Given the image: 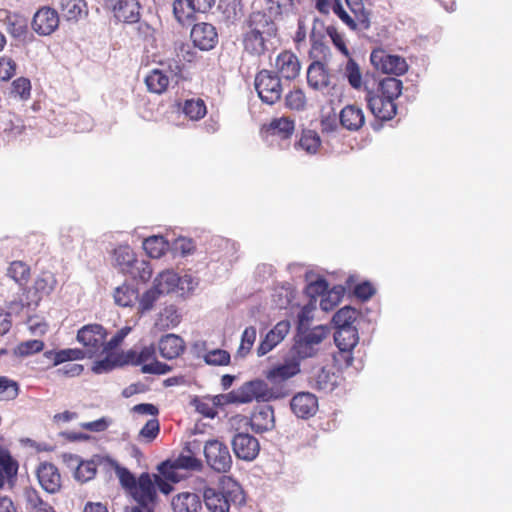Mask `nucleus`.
<instances>
[{"mask_svg": "<svg viewBox=\"0 0 512 512\" xmlns=\"http://www.w3.org/2000/svg\"><path fill=\"white\" fill-rule=\"evenodd\" d=\"M138 296V291L127 284L117 287L113 294L115 303L121 307H132Z\"/></svg>", "mask_w": 512, "mask_h": 512, "instance_id": "37998d69", "label": "nucleus"}, {"mask_svg": "<svg viewBox=\"0 0 512 512\" xmlns=\"http://www.w3.org/2000/svg\"><path fill=\"white\" fill-rule=\"evenodd\" d=\"M294 130L295 121L288 116L273 118L261 127V133L266 137H277L281 140L291 138Z\"/></svg>", "mask_w": 512, "mask_h": 512, "instance_id": "a211bd4d", "label": "nucleus"}, {"mask_svg": "<svg viewBox=\"0 0 512 512\" xmlns=\"http://www.w3.org/2000/svg\"><path fill=\"white\" fill-rule=\"evenodd\" d=\"M192 350L195 356L202 358L206 365L228 366L231 363V355L227 350L220 348L208 349L207 342L204 340L193 343Z\"/></svg>", "mask_w": 512, "mask_h": 512, "instance_id": "4468645a", "label": "nucleus"}, {"mask_svg": "<svg viewBox=\"0 0 512 512\" xmlns=\"http://www.w3.org/2000/svg\"><path fill=\"white\" fill-rule=\"evenodd\" d=\"M202 496L209 512H230L232 506H240L246 500L242 486L229 476H222L214 486H205Z\"/></svg>", "mask_w": 512, "mask_h": 512, "instance_id": "20e7f679", "label": "nucleus"}, {"mask_svg": "<svg viewBox=\"0 0 512 512\" xmlns=\"http://www.w3.org/2000/svg\"><path fill=\"white\" fill-rule=\"evenodd\" d=\"M180 277L177 273L167 270L161 272L154 280V288L160 294L173 292L179 285Z\"/></svg>", "mask_w": 512, "mask_h": 512, "instance_id": "a19ab883", "label": "nucleus"}, {"mask_svg": "<svg viewBox=\"0 0 512 512\" xmlns=\"http://www.w3.org/2000/svg\"><path fill=\"white\" fill-rule=\"evenodd\" d=\"M328 290V283L325 279L319 278L308 284L306 293L309 297L316 299L317 296H324Z\"/></svg>", "mask_w": 512, "mask_h": 512, "instance_id": "69168bd1", "label": "nucleus"}, {"mask_svg": "<svg viewBox=\"0 0 512 512\" xmlns=\"http://www.w3.org/2000/svg\"><path fill=\"white\" fill-rule=\"evenodd\" d=\"M299 372L300 363L297 359L293 358L269 370L266 377L272 382H281L290 379Z\"/></svg>", "mask_w": 512, "mask_h": 512, "instance_id": "72a5a7b5", "label": "nucleus"}, {"mask_svg": "<svg viewBox=\"0 0 512 512\" xmlns=\"http://www.w3.org/2000/svg\"><path fill=\"white\" fill-rule=\"evenodd\" d=\"M32 85L27 77H18L11 82L9 87V96L18 98L21 101H27L31 98Z\"/></svg>", "mask_w": 512, "mask_h": 512, "instance_id": "79ce46f5", "label": "nucleus"}, {"mask_svg": "<svg viewBox=\"0 0 512 512\" xmlns=\"http://www.w3.org/2000/svg\"><path fill=\"white\" fill-rule=\"evenodd\" d=\"M284 104L287 109L299 112L307 108L308 100L302 89L293 88L285 95Z\"/></svg>", "mask_w": 512, "mask_h": 512, "instance_id": "a18cd8bd", "label": "nucleus"}, {"mask_svg": "<svg viewBox=\"0 0 512 512\" xmlns=\"http://www.w3.org/2000/svg\"><path fill=\"white\" fill-rule=\"evenodd\" d=\"M174 512H198L202 505L200 497L193 492H181L172 498Z\"/></svg>", "mask_w": 512, "mask_h": 512, "instance_id": "c756f323", "label": "nucleus"}, {"mask_svg": "<svg viewBox=\"0 0 512 512\" xmlns=\"http://www.w3.org/2000/svg\"><path fill=\"white\" fill-rule=\"evenodd\" d=\"M107 338V331L97 323L87 324L77 331L76 339L86 351L92 356L104 351V341Z\"/></svg>", "mask_w": 512, "mask_h": 512, "instance_id": "f8f14e48", "label": "nucleus"}, {"mask_svg": "<svg viewBox=\"0 0 512 512\" xmlns=\"http://www.w3.org/2000/svg\"><path fill=\"white\" fill-rule=\"evenodd\" d=\"M107 458L108 457L97 456V461L95 459L80 461L75 470V478L81 482L92 480L96 476L97 466L99 464L107 463L110 465Z\"/></svg>", "mask_w": 512, "mask_h": 512, "instance_id": "58836bf2", "label": "nucleus"}, {"mask_svg": "<svg viewBox=\"0 0 512 512\" xmlns=\"http://www.w3.org/2000/svg\"><path fill=\"white\" fill-rule=\"evenodd\" d=\"M273 14L253 11L243 23L242 47L245 53L260 57L268 51V44L278 35V27Z\"/></svg>", "mask_w": 512, "mask_h": 512, "instance_id": "f03ea898", "label": "nucleus"}, {"mask_svg": "<svg viewBox=\"0 0 512 512\" xmlns=\"http://www.w3.org/2000/svg\"><path fill=\"white\" fill-rule=\"evenodd\" d=\"M358 316V311L350 306L339 309L333 316L332 321L336 328L355 327L353 324Z\"/></svg>", "mask_w": 512, "mask_h": 512, "instance_id": "8fccbe9b", "label": "nucleus"}, {"mask_svg": "<svg viewBox=\"0 0 512 512\" xmlns=\"http://www.w3.org/2000/svg\"><path fill=\"white\" fill-rule=\"evenodd\" d=\"M334 340L341 351L352 350L359 341L356 327L336 328Z\"/></svg>", "mask_w": 512, "mask_h": 512, "instance_id": "4c0bfd02", "label": "nucleus"}, {"mask_svg": "<svg viewBox=\"0 0 512 512\" xmlns=\"http://www.w3.org/2000/svg\"><path fill=\"white\" fill-rule=\"evenodd\" d=\"M275 70L279 77L286 80L296 79L301 70V63L296 54L290 50L281 51L275 59Z\"/></svg>", "mask_w": 512, "mask_h": 512, "instance_id": "f3484780", "label": "nucleus"}, {"mask_svg": "<svg viewBox=\"0 0 512 512\" xmlns=\"http://www.w3.org/2000/svg\"><path fill=\"white\" fill-rule=\"evenodd\" d=\"M254 86L259 98L266 104L273 105L281 99L283 89L280 77L270 70L259 71Z\"/></svg>", "mask_w": 512, "mask_h": 512, "instance_id": "6e6552de", "label": "nucleus"}, {"mask_svg": "<svg viewBox=\"0 0 512 512\" xmlns=\"http://www.w3.org/2000/svg\"><path fill=\"white\" fill-rule=\"evenodd\" d=\"M131 332V327L125 326L119 329L108 341H104L103 352H116L115 350L123 343L125 337Z\"/></svg>", "mask_w": 512, "mask_h": 512, "instance_id": "680f3d73", "label": "nucleus"}, {"mask_svg": "<svg viewBox=\"0 0 512 512\" xmlns=\"http://www.w3.org/2000/svg\"><path fill=\"white\" fill-rule=\"evenodd\" d=\"M329 329L325 326H316L309 330L298 331L293 351L299 359L313 357L319 350V345L328 336Z\"/></svg>", "mask_w": 512, "mask_h": 512, "instance_id": "0eeeda50", "label": "nucleus"}, {"mask_svg": "<svg viewBox=\"0 0 512 512\" xmlns=\"http://www.w3.org/2000/svg\"><path fill=\"white\" fill-rule=\"evenodd\" d=\"M227 398L231 403H249L253 400L267 402L278 398V394L264 380L255 379L231 391Z\"/></svg>", "mask_w": 512, "mask_h": 512, "instance_id": "423d86ee", "label": "nucleus"}, {"mask_svg": "<svg viewBox=\"0 0 512 512\" xmlns=\"http://www.w3.org/2000/svg\"><path fill=\"white\" fill-rule=\"evenodd\" d=\"M252 430L263 433L274 427V411L272 407L265 406L253 412L249 420Z\"/></svg>", "mask_w": 512, "mask_h": 512, "instance_id": "7c9ffc66", "label": "nucleus"}, {"mask_svg": "<svg viewBox=\"0 0 512 512\" xmlns=\"http://www.w3.org/2000/svg\"><path fill=\"white\" fill-rule=\"evenodd\" d=\"M340 124L349 131H358L365 124V115L357 105H346L339 115Z\"/></svg>", "mask_w": 512, "mask_h": 512, "instance_id": "a878e982", "label": "nucleus"}, {"mask_svg": "<svg viewBox=\"0 0 512 512\" xmlns=\"http://www.w3.org/2000/svg\"><path fill=\"white\" fill-rule=\"evenodd\" d=\"M159 295L161 294L154 287L144 292L139 300V312L143 314L151 310Z\"/></svg>", "mask_w": 512, "mask_h": 512, "instance_id": "e2e57ef3", "label": "nucleus"}, {"mask_svg": "<svg viewBox=\"0 0 512 512\" xmlns=\"http://www.w3.org/2000/svg\"><path fill=\"white\" fill-rule=\"evenodd\" d=\"M44 357L52 362V366H58L69 361L83 360L86 352L80 348H66L61 350H48Z\"/></svg>", "mask_w": 512, "mask_h": 512, "instance_id": "f704fd0d", "label": "nucleus"}, {"mask_svg": "<svg viewBox=\"0 0 512 512\" xmlns=\"http://www.w3.org/2000/svg\"><path fill=\"white\" fill-rule=\"evenodd\" d=\"M158 321L162 328L175 327L180 323V315L174 307H167L160 313Z\"/></svg>", "mask_w": 512, "mask_h": 512, "instance_id": "052dcab7", "label": "nucleus"}, {"mask_svg": "<svg viewBox=\"0 0 512 512\" xmlns=\"http://www.w3.org/2000/svg\"><path fill=\"white\" fill-rule=\"evenodd\" d=\"M256 340V328L249 326L245 328L241 336V343L237 350L240 357H245L252 349Z\"/></svg>", "mask_w": 512, "mask_h": 512, "instance_id": "13d9d810", "label": "nucleus"}, {"mask_svg": "<svg viewBox=\"0 0 512 512\" xmlns=\"http://www.w3.org/2000/svg\"><path fill=\"white\" fill-rule=\"evenodd\" d=\"M185 348L184 340L175 334L162 336L158 343L160 355L167 360L178 358L184 353Z\"/></svg>", "mask_w": 512, "mask_h": 512, "instance_id": "b1692460", "label": "nucleus"}, {"mask_svg": "<svg viewBox=\"0 0 512 512\" xmlns=\"http://www.w3.org/2000/svg\"><path fill=\"white\" fill-rule=\"evenodd\" d=\"M37 478L41 487L48 493L54 494L61 488V474L58 468L48 462L41 463L37 468Z\"/></svg>", "mask_w": 512, "mask_h": 512, "instance_id": "6ab92c4d", "label": "nucleus"}, {"mask_svg": "<svg viewBox=\"0 0 512 512\" xmlns=\"http://www.w3.org/2000/svg\"><path fill=\"white\" fill-rule=\"evenodd\" d=\"M144 82L151 93L163 94L169 86V77L160 69H153L145 77Z\"/></svg>", "mask_w": 512, "mask_h": 512, "instance_id": "ea45409f", "label": "nucleus"}, {"mask_svg": "<svg viewBox=\"0 0 512 512\" xmlns=\"http://www.w3.org/2000/svg\"><path fill=\"white\" fill-rule=\"evenodd\" d=\"M116 266L123 273L133 274V267L137 263L135 253L128 245H120L114 249Z\"/></svg>", "mask_w": 512, "mask_h": 512, "instance_id": "e433bc0d", "label": "nucleus"}, {"mask_svg": "<svg viewBox=\"0 0 512 512\" xmlns=\"http://www.w3.org/2000/svg\"><path fill=\"white\" fill-rule=\"evenodd\" d=\"M0 21L5 23L7 31L15 38H20L27 33V20L20 14L0 9Z\"/></svg>", "mask_w": 512, "mask_h": 512, "instance_id": "cd10ccee", "label": "nucleus"}, {"mask_svg": "<svg viewBox=\"0 0 512 512\" xmlns=\"http://www.w3.org/2000/svg\"><path fill=\"white\" fill-rule=\"evenodd\" d=\"M290 405L297 417L308 419L317 412L318 399L310 392H300L292 398Z\"/></svg>", "mask_w": 512, "mask_h": 512, "instance_id": "aec40b11", "label": "nucleus"}, {"mask_svg": "<svg viewBox=\"0 0 512 512\" xmlns=\"http://www.w3.org/2000/svg\"><path fill=\"white\" fill-rule=\"evenodd\" d=\"M57 285L55 274L51 271H42L34 280L32 287H25L21 299L22 306L38 305L44 296L50 295Z\"/></svg>", "mask_w": 512, "mask_h": 512, "instance_id": "1a4fd4ad", "label": "nucleus"}, {"mask_svg": "<svg viewBox=\"0 0 512 512\" xmlns=\"http://www.w3.org/2000/svg\"><path fill=\"white\" fill-rule=\"evenodd\" d=\"M351 13L357 16L359 23L362 27H370V13L365 9L362 0H345Z\"/></svg>", "mask_w": 512, "mask_h": 512, "instance_id": "5fc2aeb1", "label": "nucleus"}, {"mask_svg": "<svg viewBox=\"0 0 512 512\" xmlns=\"http://www.w3.org/2000/svg\"><path fill=\"white\" fill-rule=\"evenodd\" d=\"M18 472V462L11 456L7 448L0 450V489L12 484Z\"/></svg>", "mask_w": 512, "mask_h": 512, "instance_id": "bb28decb", "label": "nucleus"}, {"mask_svg": "<svg viewBox=\"0 0 512 512\" xmlns=\"http://www.w3.org/2000/svg\"><path fill=\"white\" fill-rule=\"evenodd\" d=\"M174 461L178 469L200 471L203 467L202 461L189 448L182 452Z\"/></svg>", "mask_w": 512, "mask_h": 512, "instance_id": "3c124183", "label": "nucleus"}, {"mask_svg": "<svg viewBox=\"0 0 512 512\" xmlns=\"http://www.w3.org/2000/svg\"><path fill=\"white\" fill-rule=\"evenodd\" d=\"M307 83L314 90H323L330 85V73L320 61L312 62L307 70Z\"/></svg>", "mask_w": 512, "mask_h": 512, "instance_id": "393cba45", "label": "nucleus"}, {"mask_svg": "<svg viewBox=\"0 0 512 512\" xmlns=\"http://www.w3.org/2000/svg\"><path fill=\"white\" fill-rule=\"evenodd\" d=\"M105 358L97 360L92 365V371L96 374L108 373L116 368L126 366L124 351L104 352Z\"/></svg>", "mask_w": 512, "mask_h": 512, "instance_id": "2f4dec72", "label": "nucleus"}, {"mask_svg": "<svg viewBox=\"0 0 512 512\" xmlns=\"http://www.w3.org/2000/svg\"><path fill=\"white\" fill-rule=\"evenodd\" d=\"M178 467H176L175 461H164L158 466V471L160 473V476L163 478L170 480L172 482H178L179 477L177 474Z\"/></svg>", "mask_w": 512, "mask_h": 512, "instance_id": "0e129e2a", "label": "nucleus"}, {"mask_svg": "<svg viewBox=\"0 0 512 512\" xmlns=\"http://www.w3.org/2000/svg\"><path fill=\"white\" fill-rule=\"evenodd\" d=\"M115 471L125 493L137 503L136 507L153 512L159 502L155 486V473L143 472L136 477L129 469L122 467L116 460L107 458Z\"/></svg>", "mask_w": 512, "mask_h": 512, "instance_id": "f257e3e1", "label": "nucleus"}, {"mask_svg": "<svg viewBox=\"0 0 512 512\" xmlns=\"http://www.w3.org/2000/svg\"><path fill=\"white\" fill-rule=\"evenodd\" d=\"M403 90V82L396 77H383L373 88L365 87V100L371 113L380 121H389L397 114L396 100Z\"/></svg>", "mask_w": 512, "mask_h": 512, "instance_id": "7ed1b4c3", "label": "nucleus"}, {"mask_svg": "<svg viewBox=\"0 0 512 512\" xmlns=\"http://www.w3.org/2000/svg\"><path fill=\"white\" fill-rule=\"evenodd\" d=\"M371 64L384 74L400 76L408 71L405 58L387 53L382 48L374 49L370 55Z\"/></svg>", "mask_w": 512, "mask_h": 512, "instance_id": "9b49d317", "label": "nucleus"}, {"mask_svg": "<svg viewBox=\"0 0 512 512\" xmlns=\"http://www.w3.org/2000/svg\"><path fill=\"white\" fill-rule=\"evenodd\" d=\"M167 242L163 236H150L143 242V249L151 258H160L167 250Z\"/></svg>", "mask_w": 512, "mask_h": 512, "instance_id": "09e8293b", "label": "nucleus"}, {"mask_svg": "<svg viewBox=\"0 0 512 512\" xmlns=\"http://www.w3.org/2000/svg\"><path fill=\"white\" fill-rule=\"evenodd\" d=\"M345 75L348 79L349 84L355 88L359 89L362 85V75L360 72V68L358 64L349 57V60L345 66Z\"/></svg>", "mask_w": 512, "mask_h": 512, "instance_id": "bf43d9fd", "label": "nucleus"}, {"mask_svg": "<svg viewBox=\"0 0 512 512\" xmlns=\"http://www.w3.org/2000/svg\"><path fill=\"white\" fill-rule=\"evenodd\" d=\"M190 36L194 46L204 51L213 49L218 43L217 30L210 23L195 24L191 29Z\"/></svg>", "mask_w": 512, "mask_h": 512, "instance_id": "dca6fc26", "label": "nucleus"}, {"mask_svg": "<svg viewBox=\"0 0 512 512\" xmlns=\"http://www.w3.org/2000/svg\"><path fill=\"white\" fill-rule=\"evenodd\" d=\"M126 366H141L144 374L163 375L171 371V367L162 363L156 358V347L154 344L143 346L140 351L129 349L124 351Z\"/></svg>", "mask_w": 512, "mask_h": 512, "instance_id": "39448f33", "label": "nucleus"}, {"mask_svg": "<svg viewBox=\"0 0 512 512\" xmlns=\"http://www.w3.org/2000/svg\"><path fill=\"white\" fill-rule=\"evenodd\" d=\"M196 13H200L192 0H174L173 14L182 26H189L195 21Z\"/></svg>", "mask_w": 512, "mask_h": 512, "instance_id": "473e14b6", "label": "nucleus"}, {"mask_svg": "<svg viewBox=\"0 0 512 512\" xmlns=\"http://www.w3.org/2000/svg\"><path fill=\"white\" fill-rule=\"evenodd\" d=\"M6 275L17 283L23 290L30 279L31 269L24 261L15 260L9 263Z\"/></svg>", "mask_w": 512, "mask_h": 512, "instance_id": "c9c22d12", "label": "nucleus"}, {"mask_svg": "<svg viewBox=\"0 0 512 512\" xmlns=\"http://www.w3.org/2000/svg\"><path fill=\"white\" fill-rule=\"evenodd\" d=\"M290 330V322L282 320L278 322L260 342L257 348L258 356H264L277 346L288 334Z\"/></svg>", "mask_w": 512, "mask_h": 512, "instance_id": "412c9836", "label": "nucleus"}, {"mask_svg": "<svg viewBox=\"0 0 512 512\" xmlns=\"http://www.w3.org/2000/svg\"><path fill=\"white\" fill-rule=\"evenodd\" d=\"M332 11L335 15L339 17V19L351 30L353 31H364L368 30L370 27H362L357 19V16L350 15L343 7L340 0H334L332 5Z\"/></svg>", "mask_w": 512, "mask_h": 512, "instance_id": "c03bdc74", "label": "nucleus"}, {"mask_svg": "<svg viewBox=\"0 0 512 512\" xmlns=\"http://www.w3.org/2000/svg\"><path fill=\"white\" fill-rule=\"evenodd\" d=\"M16 61L6 55L0 56V83L10 81L17 72Z\"/></svg>", "mask_w": 512, "mask_h": 512, "instance_id": "4d7b16f0", "label": "nucleus"}, {"mask_svg": "<svg viewBox=\"0 0 512 512\" xmlns=\"http://www.w3.org/2000/svg\"><path fill=\"white\" fill-rule=\"evenodd\" d=\"M22 496L26 512H55L54 508L44 501L39 492L31 486L23 489Z\"/></svg>", "mask_w": 512, "mask_h": 512, "instance_id": "c85d7f7f", "label": "nucleus"}, {"mask_svg": "<svg viewBox=\"0 0 512 512\" xmlns=\"http://www.w3.org/2000/svg\"><path fill=\"white\" fill-rule=\"evenodd\" d=\"M336 386V376L325 368H321L314 377V387L320 391L330 392Z\"/></svg>", "mask_w": 512, "mask_h": 512, "instance_id": "864d4df0", "label": "nucleus"}, {"mask_svg": "<svg viewBox=\"0 0 512 512\" xmlns=\"http://www.w3.org/2000/svg\"><path fill=\"white\" fill-rule=\"evenodd\" d=\"M314 307L311 305H305L301 308L297 316V332L303 330H309L308 325L312 319V311Z\"/></svg>", "mask_w": 512, "mask_h": 512, "instance_id": "774afa93", "label": "nucleus"}, {"mask_svg": "<svg viewBox=\"0 0 512 512\" xmlns=\"http://www.w3.org/2000/svg\"><path fill=\"white\" fill-rule=\"evenodd\" d=\"M204 456L207 465L218 473H226L232 466V456L228 446L217 440H208L204 445Z\"/></svg>", "mask_w": 512, "mask_h": 512, "instance_id": "9d476101", "label": "nucleus"}, {"mask_svg": "<svg viewBox=\"0 0 512 512\" xmlns=\"http://www.w3.org/2000/svg\"><path fill=\"white\" fill-rule=\"evenodd\" d=\"M321 145L319 135L313 130H304L295 147L308 154H315Z\"/></svg>", "mask_w": 512, "mask_h": 512, "instance_id": "49530a36", "label": "nucleus"}, {"mask_svg": "<svg viewBox=\"0 0 512 512\" xmlns=\"http://www.w3.org/2000/svg\"><path fill=\"white\" fill-rule=\"evenodd\" d=\"M159 431L160 425L158 419H150L140 430V436L148 441H152L158 436Z\"/></svg>", "mask_w": 512, "mask_h": 512, "instance_id": "338daca9", "label": "nucleus"}, {"mask_svg": "<svg viewBox=\"0 0 512 512\" xmlns=\"http://www.w3.org/2000/svg\"><path fill=\"white\" fill-rule=\"evenodd\" d=\"M112 12L120 22L136 23L140 19V4L137 0H117Z\"/></svg>", "mask_w": 512, "mask_h": 512, "instance_id": "5701e85b", "label": "nucleus"}, {"mask_svg": "<svg viewBox=\"0 0 512 512\" xmlns=\"http://www.w3.org/2000/svg\"><path fill=\"white\" fill-rule=\"evenodd\" d=\"M44 346L45 344L42 340L33 339L24 341L15 347L14 354L19 357H27L42 351Z\"/></svg>", "mask_w": 512, "mask_h": 512, "instance_id": "6e6d98bb", "label": "nucleus"}, {"mask_svg": "<svg viewBox=\"0 0 512 512\" xmlns=\"http://www.w3.org/2000/svg\"><path fill=\"white\" fill-rule=\"evenodd\" d=\"M232 447L237 458L252 461L260 452L257 438L248 433H237L232 439Z\"/></svg>", "mask_w": 512, "mask_h": 512, "instance_id": "2eb2a0df", "label": "nucleus"}, {"mask_svg": "<svg viewBox=\"0 0 512 512\" xmlns=\"http://www.w3.org/2000/svg\"><path fill=\"white\" fill-rule=\"evenodd\" d=\"M20 392L18 382L7 376H0V401H13Z\"/></svg>", "mask_w": 512, "mask_h": 512, "instance_id": "603ef678", "label": "nucleus"}, {"mask_svg": "<svg viewBox=\"0 0 512 512\" xmlns=\"http://www.w3.org/2000/svg\"><path fill=\"white\" fill-rule=\"evenodd\" d=\"M59 24V12L50 6H43L34 14L31 27L36 34L49 36L58 29Z\"/></svg>", "mask_w": 512, "mask_h": 512, "instance_id": "ddd939ff", "label": "nucleus"}, {"mask_svg": "<svg viewBox=\"0 0 512 512\" xmlns=\"http://www.w3.org/2000/svg\"><path fill=\"white\" fill-rule=\"evenodd\" d=\"M182 110L189 119L196 121L202 119L207 113L206 104L201 98L185 100Z\"/></svg>", "mask_w": 512, "mask_h": 512, "instance_id": "de8ad7c7", "label": "nucleus"}, {"mask_svg": "<svg viewBox=\"0 0 512 512\" xmlns=\"http://www.w3.org/2000/svg\"><path fill=\"white\" fill-rule=\"evenodd\" d=\"M58 9L65 21L73 23L86 18L89 13L85 0H59Z\"/></svg>", "mask_w": 512, "mask_h": 512, "instance_id": "4be33fe9", "label": "nucleus"}]
</instances>
